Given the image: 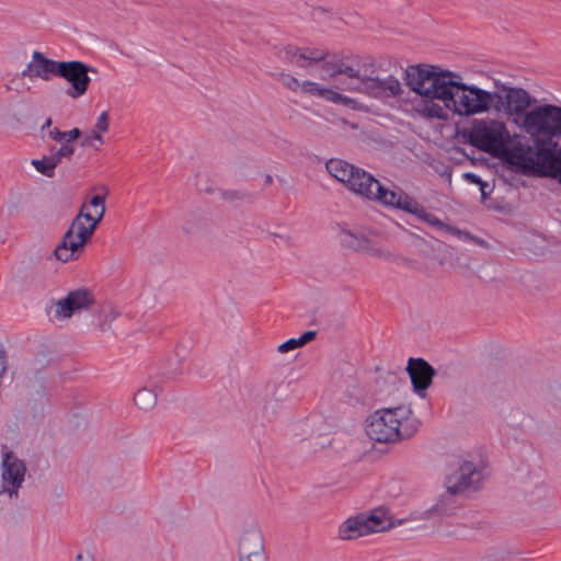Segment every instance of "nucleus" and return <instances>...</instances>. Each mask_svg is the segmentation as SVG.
<instances>
[{
  "label": "nucleus",
  "mask_w": 561,
  "mask_h": 561,
  "mask_svg": "<svg viewBox=\"0 0 561 561\" xmlns=\"http://www.w3.org/2000/svg\"><path fill=\"white\" fill-rule=\"evenodd\" d=\"M404 81L421 98L415 111L426 118L446 121L448 112L470 117L492 110V91L468 84L460 73L439 65L423 62L408 66Z\"/></svg>",
  "instance_id": "obj_1"
},
{
  "label": "nucleus",
  "mask_w": 561,
  "mask_h": 561,
  "mask_svg": "<svg viewBox=\"0 0 561 561\" xmlns=\"http://www.w3.org/2000/svg\"><path fill=\"white\" fill-rule=\"evenodd\" d=\"M287 59L299 67L312 66L319 78L298 79L291 73L282 72L279 82L293 93L322 100L335 105L358 111L360 102L347 95L344 90L333 84L339 77H358L355 60L339 56L325 48L287 46L284 49Z\"/></svg>",
  "instance_id": "obj_2"
},
{
  "label": "nucleus",
  "mask_w": 561,
  "mask_h": 561,
  "mask_svg": "<svg viewBox=\"0 0 561 561\" xmlns=\"http://www.w3.org/2000/svg\"><path fill=\"white\" fill-rule=\"evenodd\" d=\"M470 145L523 173L539 174L540 149L535 150L520 135L511 134L499 119L477 121L468 134Z\"/></svg>",
  "instance_id": "obj_3"
},
{
  "label": "nucleus",
  "mask_w": 561,
  "mask_h": 561,
  "mask_svg": "<svg viewBox=\"0 0 561 561\" xmlns=\"http://www.w3.org/2000/svg\"><path fill=\"white\" fill-rule=\"evenodd\" d=\"M328 172L343 183L351 192L386 207L399 210H416L415 201L402 190L382 186L377 179L365 170L340 159L327 162Z\"/></svg>",
  "instance_id": "obj_4"
},
{
  "label": "nucleus",
  "mask_w": 561,
  "mask_h": 561,
  "mask_svg": "<svg viewBox=\"0 0 561 561\" xmlns=\"http://www.w3.org/2000/svg\"><path fill=\"white\" fill-rule=\"evenodd\" d=\"M415 431L416 422L409 404L378 409L366 421L367 435L378 443H396Z\"/></svg>",
  "instance_id": "obj_5"
},
{
  "label": "nucleus",
  "mask_w": 561,
  "mask_h": 561,
  "mask_svg": "<svg viewBox=\"0 0 561 561\" xmlns=\"http://www.w3.org/2000/svg\"><path fill=\"white\" fill-rule=\"evenodd\" d=\"M522 131L534 141L533 148H560L553 139H561V106L545 103L535 105L525 117Z\"/></svg>",
  "instance_id": "obj_6"
},
{
  "label": "nucleus",
  "mask_w": 561,
  "mask_h": 561,
  "mask_svg": "<svg viewBox=\"0 0 561 561\" xmlns=\"http://www.w3.org/2000/svg\"><path fill=\"white\" fill-rule=\"evenodd\" d=\"M104 213H77L61 242L54 251L55 257L64 263L78 257L85 243L91 239Z\"/></svg>",
  "instance_id": "obj_7"
},
{
  "label": "nucleus",
  "mask_w": 561,
  "mask_h": 561,
  "mask_svg": "<svg viewBox=\"0 0 561 561\" xmlns=\"http://www.w3.org/2000/svg\"><path fill=\"white\" fill-rule=\"evenodd\" d=\"M388 508L375 507L345 519L337 529V536L343 541L355 540L376 533H385L397 524Z\"/></svg>",
  "instance_id": "obj_8"
},
{
  "label": "nucleus",
  "mask_w": 561,
  "mask_h": 561,
  "mask_svg": "<svg viewBox=\"0 0 561 561\" xmlns=\"http://www.w3.org/2000/svg\"><path fill=\"white\" fill-rule=\"evenodd\" d=\"M536 99L523 88L502 85L492 91V110L503 114L519 130Z\"/></svg>",
  "instance_id": "obj_9"
},
{
  "label": "nucleus",
  "mask_w": 561,
  "mask_h": 561,
  "mask_svg": "<svg viewBox=\"0 0 561 561\" xmlns=\"http://www.w3.org/2000/svg\"><path fill=\"white\" fill-rule=\"evenodd\" d=\"M358 77H348V79L356 80L363 87V92L375 96H401L404 92L403 85L400 80L393 76L387 78L371 77L366 73L367 69L371 72L377 70V62L371 57H367L357 62L355 61Z\"/></svg>",
  "instance_id": "obj_10"
},
{
  "label": "nucleus",
  "mask_w": 561,
  "mask_h": 561,
  "mask_svg": "<svg viewBox=\"0 0 561 561\" xmlns=\"http://www.w3.org/2000/svg\"><path fill=\"white\" fill-rule=\"evenodd\" d=\"M26 476V466L24 460L7 445L1 446V490L0 495H8L9 499H16Z\"/></svg>",
  "instance_id": "obj_11"
},
{
  "label": "nucleus",
  "mask_w": 561,
  "mask_h": 561,
  "mask_svg": "<svg viewBox=\"0 0 561 561\" xmlns=\"http://www.w3.org/2000/svg\"><path fill=\"white\" fill-rule=\"evenodd\" d=\"M481 481V473L476 463L468 457L454 459L450 472L446 478V490L449 494H461L476 490Z\"/></svg>",
  "instance_id": "obj_12"
},
{
  "label": "nucleus",
  "mask_w": 561,
  "mask_h": 561,
  "mask_svg": "<svg viewBox=\"0 0 561 561\" xmlns=\"http://www.w3.org/2000/svg\"><path fill=\"white\" fill-rule=\"evenodd\" d=\"M340 242L346 249L365 253L373 257L391 260L393 256L389 249L374 238L350 229L341 230Z\"/></svg>",
  "instance_id": "obj_13"
},
{
  "label": "nucleus",
  "mask_w": 561,
  "mask_h": 561,
  "mask_svg": "<svg viewBox=\"0 0 561 561\" xmlns=\"http://www.w3.org/2000/svg\"><path fill=\"white\" fill-rule=\"evenodd\" d=\"M95 304V297L90 289L78 288L55 302V316L67 320L77 313L92 309Z\"/></svg>",
  "instance_id": "obj_14"
},
{
  "label": "nucleus",
  "mask_w": 561,
  "mask_h": 561,
  "mask_svg": "<svg viewBox=\"0 0 561 561\" xmlns=\"http://www.w3.org/2000/svg\"><path fill=\"white\" fill-rule=\"evenodd\" d=\"M88 72V66L81 61H60L57 76H60L71 84L68 95L77 99L88 91L91 81Z\"/></svg>",
  "instance_id": "obj_15"
},
{
  "label": "nucleus",
  "mask_w": 561,
  "mask_h": 561,
  "mask_svg": "<svg viewBox=\"0 0 561 561\" xmlns=\"http://www.w3.org/2000/svg\"><path fill=\"white\" fill-rule=\"evenodd\" d=\"M417 220L425 222L438 232H447L462 241H471L476 244L486 247V242L481 238L472 236L470 232L459 229L446 219L439 218L436 213H411Z\"/></svg>",
  "instance_id": "obj_16"
},
{
  "label": "nucleus",
  "mask_w": 561,
  "mask_h": 561,
  "mask_svg": "<svg viewBox=\"0 0 561 561\" xmlns=\"http://www.w3.org/2000/svg\"><path fill=\"white\" fill-rule=\"evenodd\" d=\"M59 64L60 61L48 59L42 53L34 51L24 75L31 79L47 81L51 76H57Z\"/></svg>",
  "instance_id": "obj_17"
},
{
  "label": "nucleus",
  "mask_w": 561,
  "mask_h": 561,
  "mask_svg": "<svg viewBox=\"0 0 561 561\" xmlns=\"http://www.w3.org/2000/svg\"><path fill=\"white\" fill-rule=\"evenodd\" d=\"M73 152V146L64 144L57 150L51 151L48 156H44L41 159H33L31 163L41 174L47 178H53L55 169L61 162V159L70 158Z\"/></svg>",
  "instance_id": "obj_18"
},
{
  "label": "nucleus",
  "mask_w": 561,
  "mask_h": 561,
  "mask_svg": "<svg viewBox=\"0 0 561 561\" xmlns=\"http://www.w3.org/2000/svg\"><path fill=\"white\" fill-rule=\"evenodd\" d=\"M407 371L416 391L427 389L435 374L434 368L423 358H410Z\"/></svg>",
  "instance_id": "obj_19"
},
{
  "label": "nucleus",
  "mask_w": 561,
  "mask_h": 561,
  "mask_svg": "<svg viewBox=\"0 0 561 561\" xmlns=\"http://www.w3.org/2000/svg\"><path fill=\"white\" fill-rule=\"evenodd\" d=\"M264 552V540L256 523L244 525L238 536V554Z\"/></svg>",
  "instance_id": "obj_20"
},
{
  "label": "nucleus",
  "mask_w": 561,
  "mask_h": 561,
  "mask_svg": "<svg viewBox=\"0 0 561 561\" xmlns=\"http://www.w3.org/2000/svg\"><path fill=\"white\" fill-rule=\"evenodd\" d=\"M539 175L551 178L561 185V148H541Z\"/></svg>",
  "instance_id": "obj_21"
},
{
  "label": "nucleus",
  "mask_w": 561,
  "mask_h": 561,
  "mask_svg": "<svg viewBox=\"0 0 561 561\" xmlns=\"http://www.w3.org/2000/svg\"><path fill=\"white\" fill-rule=\"evenodd\" d=\"M135 404L142 410L152 409L157 404V391L156 389L142 387L134 397Z\"/></svg>",
  "instance_id": "obj_22"
},
{
  "label": "nucleus",
  "mask_w": 561,
  "mask_h": 561,
  "mask_svg": "<svg viewBox=\"0 0 561 561\" xmlns=\"http://www.w3.org/2000/svg\"><path fill=\"white\" fill-rule=\"evenodd\" d=\"M119 310L111 304L100 307V329L106 331L111 329L112 323L119 317Z\"/></svg>",
  "instance_id": "obj_23"
},
{
  "label": "nucleus",
  "mask_w": 561,
  "mask_h": 561,
  "mask_svg": "<svg viewBox=\"0 0 561 561\" xmlns=\"http://www.w3.org/2000/svg\"><path fill=\"white\" fill-rule=\"evenodd\" d=\"M316 331H306L301 336L297 339H289L286 342L279 344L277 351L279 353H287L289 351L301 347L308 342L312 341L316 337Z\"/></svg>",
  "instance_id": "obj_24"
},
{
  "label": "nucleus",
  "mask_w": 561,
  "mask_h": 561,
  "mask_svg": "<svg viewBox=\"0 0 561 561\" xmlns=\"http://www.w3.org/2000/svg\"><path fill=\"white\" fill-rule=\"evenodd\" d=\"M103 144V135L94 130H91L88 135H85L81 142L83 147H92L95 150H98L99 147L102 146Z\"/></svg>",
  "instance_id": "obj_25"
},
{
  "label": "nucleus",
  "mask_w": 561,
  "mask_h": 561,
  "mask_svg": "<svg viewBox=\"0 0 561 561\" xmlns=\"http://www.w3.org/2000/svg\"><path fill=\"white\" fill-rule=\"evenodd\" d=\"M110 128V114L107 111H103L96 118L94 127L91 130H94L100 134H105Z\"/></svg>",
  "instance_id": "obj_26"
},
{
  "label": "nucleus",
  "mask_w": 561,
  "mask_h": 561,
  "mask_svg": "<svg viewBox=\"0 0 561 561\" xmlns=\"http://www.w3.org/2000/svg\"><path fill=\"white\" fill-rule=\"evenodd\" d=\"M107 195V192L105 191L103 194H95V195H92L90 198H89V206L98 209L100 208L101 210H105V207H106V204H105V197Z\"/></svg>",
  "instance_id": "obj_27"
},
{
  "label": "nucleus",
  "mask_w": 561,
  "mask_h": 561,
  "mask_svg": "<svg viewBox=\"0 0 561 561\" xmlns=\"http://www.w3.org/2000/svg\"><path fill=\"white\" fill-rule=\"evenodd\" d=\"M243 193L236 190H224L220 192L221 199L230 203H234L243 198Z\"/></svg>",
  "instance_id": "obj_28"
},
{
  "label": "nucleus",
  "mask_w": 561,
  "mask_h": 561,
  "mask_svg": "<svg viewBox=\"0 0 561 561\" xmlns=\"http://www.w3.org/2000/svg\"><path fill=\"white\" fill-rule=\"evenodd\" d=\"M239 561H265L264 552H250L238 554Z\"/></svg>",
  "instance_id": "obj_29"
},
{
  "label": "nucleus",
  "mask_w": 561,
  "mask_h": 561,
  "mask_svg": "<svg viewBox=\"0 0 561 561\" xmlns=\"http://www.w3.org/2000/svg\"><path fill=\"white\" fill-rule=\"evenodd\" d=\"M75 561H95L93 553L88 549H79L76 553Z\"/></svg>",
  "instance_id": "obj_30"
},
{
  "label": "nucleus",
  "mask_w": 561,
  "mask_h": 561,
  "mask_svg": "<svg viewBox=\"0 0 561 561\" xmlns=\"http://www.w3.org/2000/svg\"><path fill=\"white\" fill-rule=\"evenodd\" d=\"M48 137L64 145V142H66L67 135L65 131H60L59 129L54 128L48 131Z\"/></svg>",
  "instance_id": "obj_31"
},
{
  "label": "nucleus",
  "mask_w": 561,
  "mask_h": 561,
  "mask_svg": "<svg viewBox=\"0 0 561 561\" xmlns=\"http://www.w3.org/2000/svg\"><path fill=\"white\" fill-rule=\"evenodd\" d=\"M66 135H67V137H66L65 144L70 145L71 141H73L80 137L81 131L79 128H73L70 131H67Z\"/></svg>",
  "instance_id": "obj_32"
},
{
  "label": "nucleus",
  "mask_w": 561,
  "mask_h": 561,
  "mask_svg": "<svg viewBox=\"0 0 561 561\" xmlns=\"http://www.w3.org/2000/svg\"><path fill=\"white\" fill-rule=\"evenodd\" d=\"M465 178L471 182V183H474V184H482L481 180L479 176H477L476 174L473 173H466L465 174Z\"/></svg>",
  "instance_id": "obj_33"
},
{
  "label": "nucleus",
  "mask_w": 561,
  "mask_h": 561,
  "mask_svg": "<svg viewBox=\"0 0 561 561\" xmlns=\"http://www.w3.org/2000/svg\"><path fill=\"white\" fill-rule=\"evenodd\" d=\"M5 357H4V353L3 351L0 348V377L3 375V373L5 371Z\"/></svg>",
  "instance_id": "obj_34"
},
{
  "label": "nucleus",
  "mask_w": 561,
  "mask_h": 561,
  "mask_svg": "<svg viewBox=\"0 0 561 561\" xmlns=\"http://www.w3.org/2000/svg\"><path fill=\"white\" fill-rule=\"evenodd\" d=\"M273 183V176L271 174L263 175V185L268 186Z\"/></svg>",
  "instance_id": "obj_35"
},
{
  "label": "nucleus",
  "mask_w": 561,
  "mask_h": 561,
  "mask_svg": "<svg viewBox=\"0 0 561 561\" xmlns=\"http://www.w3.org/2000/svg\"><path fill=\"white\" fill-rule=\"evenodd\" d=\"M51 125V119L50 118H47L45 124L43 125V128L45 127H49Z\"/></svg>",
  "instance_id": "obj_36"
},
{
  "label": "nucleus",
  "mask_w": 561,
  "mask_h": 561,
  "mask_svg": "<svg viewBox=\"0 0 561 561\" xmlns=\"http://www.w3.org/2000/svg\"><path fill=\"white\" fill-rule=\"evenodd\" d=\"M346 90H347V91H359V89H358V88H354V87H348Z\"/></svg>",
  "instance_id": "obj_37"
},
{
  "label": "nucleus",
  "mask_w": 561,
  "mask_h": 561,
  "mask_svg": "<svg viewBox=\"0 0 561 561\" xmlns=\"http://www.w3.org/2000/svg\"><path fill=\"white\" fill-rule=\"evenodd\" d=\"M480 185H481L482 191H484V186H485V184H483V183H482V184H480ZM482 195H485V192H482Z\"/></svg>",
  "instance_id": "obj_38"
},
{
  "label": "nucleus",
  "mask_w": 561,
  "mask_h": 561,
  "mask_svg": "<svg viewBox=\"0 0 561 561\" xmlns=\"http://www.w3.org/2000/svg\"><path fill=\"white\" fill-rule=\"evenodd\" d=\"M205 192L208 193V194H211L213 190L211 188H206Z\"/></svg>",
  "instance_id": "obj_39"
},
{
  "label": "nucleus",
  "mask_w": 561,
  "mask_h": 561,
  "mask_svg": "<svg viewBox=\"0 0 561 561\" xmlns=\"http://www.w3.org/2000/svg\"><path fill=\"white\" fill-rule=\"evenodd\" d=\"M39 399H41L42 401H44V400H45V396H44L43 393H41V394H39Z\"/></svg>",
  "instance_id": "obj_40"
}]
</instances>
